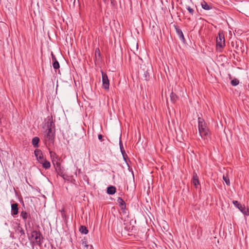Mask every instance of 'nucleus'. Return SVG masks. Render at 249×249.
<instances>
[{
	"label": "nucleus",
	"instance_id": "33",
	"mask_svg": "<svg viewBox=\"0 0 249 249\" xmlns=\"http://www.w3.org/2000/svg\"><path fill=\"white\" fill-rule=\"evenodd\" d=\"M98 139L101 142L104 141V140L103 139V136L101 134L98 135Z\"/></svg>",
	"mask_w": 249,
	"mask_h": 249
},
{
	"label": "nucleus",
	"instance_id": "19",
	"mask_svg": "<svg viewBox=\"0 0 249 249\" xmlns=\"http://www.w3.org/2000/svg\"><path fill=\"white\" fill-rule=\"evenodd\" d=\"M42 166L43 168L47 170L50 168L51 167V163L48 160L45 159L41 163Z\"/></svg>",
	"mask_w": 249,
	"mask_h": 249
},
{
	"label": "nucleus",
	"instance_id": "3",
	"mask_svg": "<svg viewBox=\"0 0 249 249\" xmlns=\"http://www.w3.org/2000/svg\"><path fill=\"white\" fill-rule=\"evenodd\" d=\"M31 237L34 238L36 245L41 246L43 237L39 231H33L31 232Z\"/></svg>",
	"mask_w": 249,
	"mask_h": 249
},
{
	"label": "nucleus",
	"instance_id": "28",
	"mask_svg": "<svg viewBox=\"0 0 249 249\" xmlns=\"http://www.w3.org/2000/svg\"><path fill=\"white\" fill-rule=\"evenodd\" d=\"M223 179L225 181V183H226V184L227 185H230V179L228 178V176H223Z\"/></svg>",
	"mask_w": 249,
	"mask_h": 249
},
{
	"label": "nucleus",
	"instance_id": "37",
	"mask_svg": "<svg viewBox=\"0 0 249 249\" xmlns=\"http://www.w3.org/2000/svg\"><path fill=\"white\" fill-rule=\"evenodd\" d=\"M75 0H74V3L75 2Z\"/></svg>",
	"mask_w": 249,
	"mask_h": 249
},
{
	"label": "nucleus",
	"instance_id": "26",
	"mask_svg": "<svg viewBox=\"0 0 249 249\" xmlns=\"http://www.w3.org/2000/svg\"><path fill=\"white\" fill-rule=\"evenodd\" d=\"M133 229V226L131 225L130 223L129 225H126L124 227V229L128 231H131Z\"/></svg>",
	"mask_w": 249,
	"mask_h": 249
},
{
	"label": "nucleus",
	"instance_id": "14",
	"mask_svg": "<svg viewBox=\"0 0 249 249\" xmlns=\"http://www.w3.org/2000/svg\"><path fill=\"white\" fill-rule=\"evenodd\" d=\"M15 231L20 235V236L25 235L24 231L22 228L20 227V224L15 228Z\"/></svg>",
	"mask_w": 249,
	"mask_h": 249
},
{
	"label": "nucleus",
	"instance_id": "10",
	"mask_svg": "<svg viewBox=\"0 0 249 249\" xmlns=\"http://www.w3.org/2000/svg\"><path fill=\"white\" fill-rule=\"evenodd\" d=\"M233 204L234 205L239 209V210L242 212L243 213H245V210L246 208L244 206H242L241 204H240L236 200H233L232 201Z\"/></svg>",
	"mask_w": 249,
	"mask_h": 249
},
{
	"label": "nucleus",
	"instance_id": "11",
	"mask_svg": "<svg viewBox=\"0 0 249 249\" xmlns=\"http://www.w3.org/2000/svg\"><path fill=\"white\" fill-rule=\"evenodd\" d=\"M119 145H120V150H121V153L123 156V158H124V160L125 161L126 164L128 165V164L126 161V158L127 157V156L125 153V150H124V147L123 145V143H122V142H121V141H120Z\"/></svg>",
	"mask_w": 249,
	"mask_h": 249
},
{
	"label": "nucleus",
	"instance_id": "9",
	"mask_svg": "<svg viewBox=\"0 0 249 249\" xmlns=\"http://www.w3.org/2000/svg\"><path fill=\"white\" fill-rule=\"evenodd\" d=\"M18 213V204L17 203L11 204V213L12 215H17Z\"/></svg>",
	"mask_w": 249,
	"mask_h": 249
},
{
	"label": "nucleus",
	"instance_id": "1",
	"mask_svg": "<svg viewBox=\"0 0 249 249\" xmlns=\"http://www.w3.org/2000/svg\"><path fill=\"white\" fill-rule=\"evenodd\" d=\"M198 127L199 135L202 139L206 140L210 137L211 133L208 125L201 117L198 118Z\"/></svg>",
	"mask_w": 249,
	"mask_h": 249
},
{
	"label": "nucleus",
	"instance_id": "12",
	"mask_svg": "<svg viewBox=\"0 0 249 249\" xmlns=\"http://www.w3.org/2000/svg\"><path fill=\"white\" fill-rule=\"evenodd\" d=\"M49 153H50V157L51 158V160H52V162L53 164V161H54V162L59 161V160L58 159V156H57V155L56 154V153L54 152L50 151Z\"/></svg>",
	"mask_w": 249,
	"mask_h": 249
},
{
	"label": "nucleus",
	"instance_id": "21",
	"mask_svg": "<svg viewBox=\"0 0 249 249\" xmlns=\"http://www.w3.org/2000/svg\"><path fill=\"white\" fill-rule=\"evenodd\" d=\"M178 99V96L173 92H172L170 94V99L173 103H175Z\"/></svg>",
	"mask_w": 249,
	"mask_h": 249
},
{
	"label": "nucleus",
	"instance_id": "4",
	"mask_svg": "<svg viewBox=\"0 0 249 249\" xmlns=\"http://www.w3.org/2000/svg\"><path fill=\"white\" fill-rule=\"evenodd\" d=\"M53 165L57 175L62 177L63 179H65L64 169L63 167L61 166L60 162H53Z\"/></svg>",
	"mask_w": 249,
	"mask_h": 249
},
{
	"label": "nucleus",
	"instance_id": "35",
	"mask_svg": "<svg viewBox=\"0 0 249 249\" xmlns=\"http://www.w3.org/2000/svg\"><path fill=\"white\" fill-rule=\"evenodd\" d=\"M90 248H92V245H90Z\"/></svg>",
	"mask_w": 249,
	"mask_h": 249
},
{
	"label": "nucleus",
	"instance_id": "8",
	"mask_svg": "<svg viewBox=\"0 0 249 249\" xmlns=\"http://www.w3.org/2000/svg\"><path fill=\"white\" fill-rule=\"evenodd\" d=\"M54 132L55 130L53 129H51V128L47 129V132L45 136V140L50 141L53 140L54 136Z\"/></svg>",
	"mask_w": 249,
	"mask_h": 249
},
{
	"label": "nucleus",
	"instance_id": "18",
	"mask_svg": "<svg viewBox=\"0 0 249 249\" xmlns=\"http://www.w3.org/2000/svg\"><path fill=\"white\" fill-rule=\"evenodd\" d=\"M39 141L40 139L37 137H35L33 138L32 142L34 147L38 148L39 147L38 142Z\"/></svg>",
	"mask_w": 249,
	"mask_h": 249
},
{
	"label": "nucleus",
	"instance_id": "24",
	"mask_svg": "<svg viewBox=\"0 0 249 249\" xmlns=\"http://www.w3.org/2000/svg\"><path fill=\"white\" fill-rule=\"evenodd\" d=\"M53 66L54 69H58L59 68V64L57 60H55L53 62Z\"/></svg>",
	"mask_w": 249,
	"mask_h": 249
},
{
	"label": "nucleus",
	"instance_id": "36",
	"mask_svg": "<svg viewBox=\"0 0 249 249\" xmlns=\"http://www.w3.org/2000/svg\"><path fill=\"white\" fill-rule=\"evenodd\" d=\"M105 2H106L107 0H103Z\"/></svg>",
	"mask_w": 249,
	"mask_h": 249
},
{
	"label": "nucleus",
	"instance_id": "25",
	"mask_svg": "<svg viewBox=\"0 0 249 249\" xmlns=\"http://www.w3.org/2000/svg\"><path fill=\"white\" fill-rule=\"evenodd\" d=\"M231 83L232 86H236L239 84V81L237 79L234 78V79L231 81Z\"/></svg>",
	"mask_w": 249,
	"mask_h": 249
},
{
	"label": "nucleus",
	"instance_id": "5",
	"mask_svg": "<svg viewBox=\"0 0 249 249\" xmlns=\"http://www.w3.org/2000/svg\"><path fill=\"white\" fill-rule=\"evenodd\" d=\"M102 76L103 88L105 89H108L109 88V81L107 74L101 71Z\"/></svg>",
	"mask_w": 249,
	"mask_h": 249
},
{
	"label": "nucleus",
	"instance_id": "22",
	"mask_svg": "<svg viewBox=\"0 0 249 249\" xmlns=\"http://www.w3.org/2000/svg\"><path fill=\"white\" fill-rule=\"evenodd\" d=\"M79 231L84 234H87L88 233V230L87 228L84 226H81L79 228Z\"/></svg>",
	"mask_w": 249,
	"mask_h": 249
},
{
	"label": "nucleus",
	"instance_id": "34",
	"mask_svg": "<svg viewBox=\"0 0 249 249\" xmlns=\"http://www.w3.org/2000/svg\"><path fill=\"white\" fill-rule=\"evenodd\" d=\"M243 213L248 214L249 215V208H248L247 211L245 210V213Z\"/></svg>",
	"mask_w": 249,
	"mask_h": 249
},
{
	"label": "nucleus",
	"instance_id": "13",
	"mask_svg": "<svg viewBox=\"0 0 249 249\" xmlns=\"http://www.w3.org/2000/svg\"><path fill=\"white\" fill-rule=\"evenodd\" d=\"M192 183L197 187V186L199 184V180L197 174L196 172L193 173Z\"/></svg>",
	"mask_w": 249,
	"mask_h": 249
},
{
	"label": "nucleus",
	"instance_id": "17",
	"mask_svg": "<svg viewBox=\"0 0 249 249\" xmlns=\"http://www.w3.org/2000/svg\"><path fill=\"white\" fill-rule=\"evenodd\" d=\"M116 192V189L115 186H110L107 188V192L109 195H114Z\"/></svg>",
	"mask_w": 249,
	"mask_h": 249
},
{
	"label": "nucleus",
	"instance_id": "23",
	"mask_svg": "<svg viewBox=\"0 0 249 249\" xmlns=\"http://www.w3.org/2000/svg\"><path fill=\"white\" fill-rule=\"evenodd\" d=\"M201 6H202V7L204 9L206 10H210L211 9L210 6L205 1H203L201 3Z\"/></svg>",
	"mask_w": 249,
	"mask_h": 249
},
{
	"label": "nucleus",
	"instance_id": "32",
	"mask_svg": "<svg viewBox=\"0 0 249 249\" xmlns=\"http://www.w3.org/2000/svg\"><path fill=\"white\" fill-rule=\"evenodd\" d=\"M51 55H52V58L53 62L55 60H57L55 55L53 54V53L52 52L51 53Z\"/></svg>",
	"mask_w": 249,
	"mask_h": 249
},
{
	"label": "nucleus",
	"instance_id": "20",
	"mask_svg": "<svg viewBox=\"0 0 249 249\" xmlns=\"http://www.w3.org/2000/svg\"><path fill=\"white\" fill-rule=\"evenodd\" d=\"M176 31H177V33H178L180 39L181 40L184 41L185 40V38H184L183 34V32H182V31L180 29L177 28Z\"/></svg>",
	"mask_w": 249,
	"mask_h": 249
},
{
	"label": "nucleus",
	"instance_id": "30",
	"mask_svg": "<svg viewBox=\"0 0 249 249\" xmlns=\"http://www.w3.org/2000/svg\"><path fill=\"white\" fill-rule=\"evenodd\" d=\"M187 10L189 11V12L192 15H193L194 14V10L193 9H192V8H191L190 6H188L187 7Z\"/></svg>",
	"mask_w": 249,
	"mask_h": 249
},
{
	"label": "nucleus",
	"instance_id": "16",
	"mask_svg": "<svg viewBox=\"0 0 249 249\" xmlns=\"http://www.w3.org/2000/svg\"><path fill=\"white\" fill-rule=\"evenodd\" d=\"M117 202L119 204V206L123 210H125L126 208L125 203L124 200L120 197H119L117 199Z\"/></svg>",
	"mask_w": 249,
	"mask_h": 249
},
{
	"label": "nucleus",
	"instance_id": "15",
	"mask_svg": "<svg viewBox=\"0 0 249 249\" xmlns=\"http://www.w3.org/2000/svg\"><path fill=\"white\" fill-rule=\"evenodd\" d=\"M20 216L22 218L25 222H26L28 218L31 219L30 214L26 212L23 211L21 212Z\"/></svg>",
	"mask_w": 249,
	"mask_h": 249
},
{
	"label": "nucleus",
	"instance_id": "6",
	"mask_svg": "<svg viewBox=\"0 0 249 249\" xmlns=\"http://www.w3.org/2000/svg\"><path fill=\"white\" fill-rule=\"evenodd\" d=\"M34 154L36 160L40 164L46 159L43 155L42 151L40 149H36L34 151Z\"/></svg>",
	"mask_w": 249,
	"mask_h": 249
},
{
	"label": "nucleus",
	"instance_id": "29",
	"mask_svg": "<svg viewBox=\"0 0 249 249\" xmlns=\"http://www.w3.org/2000/svg\"><path fill=\"white\" fill-rule=\"evenodd\" d=\"M95 55H96V57H97V55H98V56L99 57H100L101 56L100 51V50H99V49L98 48H96L95 49Z\"/></svg>",
	"mask_w": 249,
	"mask_h": 249
},
{
	"label": "nucleus",
	"instance_id": "31",
	"mask_svg": "<svg viewBox=\"0 0 249 249\" xmlns=\"http://www.w3.org/2000/svg\"><path fill=\"white\" fill-rule=\"evenodd\" d=\"M144 75L145 80L146 81L148 80L149 77V73L147 71H146L144 72Z\"/></svg>",
	"mask_w": 249,
	"mask_h": 249
},
{
	"label": "nucleus",
	"instance_id": "7",
	"mask_svg": "<svg viewBox=\"0 0 249 249\" xmlns=\"http://www.w3.org/2000/svg\"><path fill=\"white\" fill-rule=\"evenodd\" d=\"M47 119V122L46 123V125L48 129L51 128V129L55 130V124L53 119V116H48Z\"/></svg>",
	"mask_w": 249,
	"mask_h": 249
},
{
	"label": "nucleus",
	"instance_id": "27",
	"mask_svg": "<svg viewBox=\"0 0 249 249\" xmlns=\"http://www.w3.org/2000/svg\"><path fill=\"white\" fill-rule=\"evenodd\" d=\"M82 245L85 248H86L87 249H88L89 247V246L88 244V242L87 241V240H86L85 238H84L82 240Z\"/></svg>",
	"mask_w": 249,
	"mask_h": 249
},
{
	"label": "nucleus",
	"instance_id": "2",
	"mask_svg": "<svg viewBox=\"0 0 249 249\" xmlns=\"http://www.w3.org/2000/svg\"><path fill=\"white\" fill-rule=\"evenodd\" d=\"M225 46V39L224 35L222 32L218 33V36L216 38V49L219 51Z\"/></svg>",
	"mask_w": 249,
	"mask_h": 249
}]
</instances>
